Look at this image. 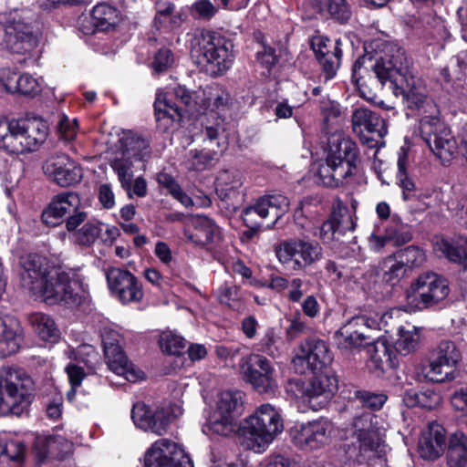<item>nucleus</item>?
<instances>
[{
    "label": "nucleus",
    "instance_id": "nucleus-47",
    "mask_svg": "<svg viewBox=\"0 0 467 467\" xmlns=\"http://www.w3.org/2000/svg\"><path fill=\"white\" fill-rule=\"evenodd\" d=\"M419 343V334L414 327H400L398 330V338L395 348L398 352L407 355L415 350Z\"/></svg>",
    "mask_w": 467,
    "mask_h": 467
},
{
    "label": "nucleus",
    "instance_id": "nucleus-50",
    "mask_svg": "<svg viewBox=\"0 0 467 467\" xmlns=\"http://www.w3.org/2000/svg\"><path fill=\"white\" fill-rule=\"evenodd\" d=\"M159 344L162 352L168 355H180L186 346L184 338L171 331L162 332Z\"/></svg>",
    "mask_w": 467,
    "mask_h": 467
},
{
    "label": "nucleus",
    "instance_id": "nucleus-6",
    "mask_svg": "<svg viewBox=\"0 0 467 467\" xmlns=\"http://www.w3.org/2000/svg\"><path fill=\"white\" fill-rule=\"evenodd\" d=\"M284 430L277 410L265 403L246 418L240 426L242 443L248 450L263 452Z\"/></svg>",
    "mask_w": 467,
    "mask_h": 467
},
{
    "label": "nucleus",
    "instance_id": "nucleus-12",
    "mask_svg": "<svg viewBox=\"0 0 467 467\" xmlns=\"http://www.w3.org/2000/svg\"><path fill=\"white\" fill-rule=\"evenodd\" d=\"M420 131L422 140L443 164L449 163L457 153V144L451 130L436 116H425L420 119Z\"/></svg>",
    "mask_w": 467,
    "mask_h": 467
},
{
    "label": "nucleus",
    "instance_id": "nucleus-38",
    "mask_svg": "<svg viewBox=\"0 0 467 467\" xmlns=\"http://www.w3.org/2000/svg\"><path fill=\"white\" fill-rule=\"evenodd\" d=\"M434 247L451 262L461 263L467 259V237L441 238L436 241Z\"/></svg>",
    "mask_w": 467,
    "mask_h": 467
},
{
    "label": "nucleus",
    "instance_id": "nucleus-27",
    "mask_svg": "<svg viewBox=\"0 0 467 467\" xmlns=\"http://www.w3.org/2000/svg\"><path fill=\"white\" fill-rule=\"evenodd\" d=\"M312 374L307 382V403L312 410H317L332 398L337 389V380L328 371Z\"/></svg>",
    "mask_w": 467,
    "mask_h": 467
},
{
    "label": "nucleus",
    "instance_id": "nucleus-15",
    "mask_svg": "<svg viewBox=\"0 0 467 467\" xmlns=\"http://www.w3.org/2000/svg\"><path fill=\"white\" fill-rule=\"evenodd\" d=\"M378 417L371 413H364L354 422L358 449L357 460L360 462H369L375 458H380L383 448V440L380 431L376 427Z\"/></svg>",
    "mask_w": 467,
    "mask_h": 467
},
{
    "label": "nucleus",
    "instance_id": "nucleus-45",
    "mask_svg": "<svg viewBox=\"0 0 467 467\" xmlns=\"http://www.w3.org/2000/svg\"><path fill=\"white\" fill-rule=\"evenodd\" d=\"M379 267L383 280L388 283H391L392 285L398 283L407 272L406 268L401 262H400V259L395 254L385 258L380 263Z\"/></svg>",
    "mask_w": 467,
    "mask_h": 467
},
{
    "label": "nucleus",
    "instance_id": "nucleus-20",
    "mask_svg": "<svg viewBox=\"0 0 467 467\" xmlns=\"http://www.w3.org/2000/svg\"><path fill=\"white\" fill-rule=\"evenodd\" d=\"M382 317L378 314L373 317L367 315L355 316L344 324L335 334V340L340 349L351 350L365 345L366 335L363 328L379 330Z\"/></svg>",
    "mask_w": 467,
    "mask_h": 467
},
{
    "label": "nucleus",
    "instance_id": "nucleus-23",
    "mask_svg": "<svg viewBox=\"0 0 467 467\" xmlns=\"http://www.w3.org/2000/svg\"><path fill=\"white\" fill-rule=\"evenodd\" d=\"M106 278L110 293L121 304L139 303L142 300V285L130 271L112 268L108 271Z\"/></svg>",
    "mask_w": 467,
    "mask_h": 467
},
{
    "label": "nucleus",
    "instance_id": "nucleus-58",
    "mask_svg": "<svg viewBox=\"0 0 467 467\" xmlns=\"http://www.w3.org/2000/svg\"><path fill=\"white\" fill-rule=\"evenodd\" d=\"M58 131L61 138L66 141L73 140L78 133V121L76 119L70 120L65 114L59 115Z\"/></svg>",
    "mask_w": 467,
    "mask_h": 467
},
{
    "label": "nucleus",
    "instance_id": "nucleus-35",
    "mask_svg": "<svg viewBox=\"0 0 467 467\" xmlns=\"http://www.w3.org/2000/svg\"><path fill=\"white\" fill-rule=\"evenodd\" d=\"M243 185L242 174L235 170L221 171L215 181V191L221 200H231L237 196Z\"/></svg>",
    "mask_w": 467,
    "mask_h": 467
},
{
    "label": "nucleus",
    "instance_id": "nucleus-25",
    "mask_svg": "<svg viewBox=\"0 0 467 467\" xmlns=\"http://www.w3.org/2000/svg\"><path fill=\"white\" fill-rule=\"evenodd\" d=\"M43 169L47 175L62 187L76 184L82 178L81 168L66 154L49 158Z\"/></svg>",
    "mask_w": 467,
    "mask_h": 467
},
{
    "label": "nucleus",
    "instance_id": "nucleus-19",
    "mask_svg": "<svg viewBox=\"0 0 467 467\" xmlns=\"http://www.w3.org/2000/svg\"><path fill=\"white\" fill-rule=\"evenodd\" d=\"M241 370L245 379L259 392L277 389V375L271 362L263 355L250 354L242 358Z\"/></svg>",
    "mask_w": 467,
    "mask_h": 467
},
{
    "label": "nucleus",
    "instance_id": "nucleus-1",
    "mask_svg": "<svg viewBox=\"0 0 467 467\" xmlns=\"http://www.w3.org/2000/svg\"><path fill=\"white\" fill-rule=\"evenodd\" d=\"M20 265L22 285L46 303L77 306L88 299L82 278L77 272L57 268L47 258L36 254L23 256Z\"/></svg>",
    "mask_w": 467,
    "mask_h": 467
},
{
    "label": "nucleus",
    "instance_id": "nucleus-53",
    "mask_svg": "<svg viewBox=\"0 0 467 467\" xmlns=\"http://www.w3.org/2000/svg\"><path fill=\"white\" fill-rule=\"evenodd\" d=\"M205 96L204 104L207 108L220 109L225 106L229 101V95L223 90L220 89L217 86L208 87L204 91Z\"/></svg>",
    "mask_w": 467,
    "mask_h": 467
},
{
    "label": "nucleus",
    "instance_id": "nucleus-14",
    "mask_svg": "<svg viewBox=\"0 0 467 467\" xmlns=\"http://www.w3.org/2000/svg\"><path fill=\"white\" fill-rule=\"evenodd\" d=\"M4 31L3 46L12 53L31 55L38 47V32L18 12L10 15Z\"/></svg>",
    "mask_w": 467,
    "mask_h": 467
},
{
    "label": "nucleus",
    "instance_id": "nucleus-8",
    "mask_svg": "<svg viewBox=\"0 0 467 467\" xmlns=\"http://www.w3.org/2000/svg\"><path fill=\"white\" fill-rule=\"evenodd\" d=\"M119 152L111 161V168L117 173L121 187L130 194V180L133 178V169L150 157L149 141L133 133L127 132L119 140Z\"/></svg>",
    "mask_w": 467,
    "mask_h": 467
},
{
    "label": "nucleus",
    "instance_id": "nucleus-30",
    "mask_svg": "<svg viewBox=\"0 0 467 467\" xmlns=\"http://www.w3.org/2000/svg\"><path fill=\"white\" fill-rule=\"evenodd\" d=\"M340 40H336L333 52H331L332 43L328 38L322 36L315 37L312 41V48L317 56V58L323 66L327 79L332 78L339 67L340 58L342 55Z\"/></svg>",
    "mask_w": 467,
    "mask_h": 467
},
{
    "label": "nucleus",
    "instance_id": "nucleus-2",
    "mask_svg": "<svg viewBox=\"0 0 467 467\" xmlns=\"http://www.w3.org/2000/svg\"><path fill=\"white\" fill-rule=\"evenodd\" d=\"M373 72L380 84L384 85L389 81L394 93L397 96L402 95L410 109L424 112L427 109L431 112L436 111V106L428 98L424 81L410 73L409 62L401 49L398 48L390 57L386 55L377 60Z\"/></svg>",
    "mask_w": 467,
    "mask_h": 467
},
{
    "label": "nucleus",
    "instance_id": "nucleus-26",
    "mask_svg": "<svg viewBox=\"0 0 467 467\" xmlns=\"http://www.w3.org/2000/svg\"><path fill=\"white\" fill-rule=\"evenodd\" d=\"M131 419L138 428L157 435L166 433L171 423V416L165 410H152L142 402L133 405Z\"/></svg>",
    "mask_w": 467,
    "mask_h": 467
},
{
    "label": "nucleus",
    "instance_id": "nucleus-37",
    "mask_svg": "<svg viewBox=\"0 0 467 467\" xmlns=\"http://www.w3.org/2000/svg\"><path fill=\"white\" fill-rule=\"evenodd\" d=\"M397 166V184L402 189L403 199L408 201L414 195L415 183L410 178L411 162L408 150L404 147H401L398 151Z\"/></svg>",
    "mask_w": 467,
    "mask_h": 467
},
{
    "label": "nucleus",
    "instance_id": "nucleus-41",
    "mask_svg": "<svg viewBox=\"0 0 467 467\" xmlns=\"http://www.w3.org/2000/svg\"><path fill=\"white\" fill-rule=\"evenodd\" d=\"M74 232L75 241L84 246L92 245L103 232L104 223L97 219H88Z\"/></svg>",
    "mask_w": 467,
    "mask_h": 467
},
{
    "label": "nucleus",
    "instance_id": "nucleus-48",
    "mask_svg": "<svg viewBox=\"0 0 467 467\" xmlns=\"http://www.w3.org/2000/svg\"><path fill=\"white\" fill-rule=\"evenodd\" d=\"M400 262L406 270L413 267L421 266L426 261V254L422 249L418 246L410 245L395 253Z\"/></svg>",
    "mask_w": 467,
    "mask_h": 467
},
{
    "label": "nucleus",
    "instance_id": "nucleus-31",
    "mask_svg": "<svg viewBox=\"0 0 467 467\" xmlns=\"http://www.w3.org/2000/svg\"><path fill=\"white\" fill-rule=\"evenodd\" d=\"M351 123L353 131L358 135H362L366 131L383 137L387 133L384 119L367 107L360 106L353 109Z\"/></svg>",
    "mask_w": 467,
    "mask_h": 467
},
{
    "label": "nucleus",
    "instance_id": "nucleus-55",
    "mask_svg": "<svg viewBox=\"0 0 467 467\" xmlns=\"http://www.w3.org/2000/svg\"><path fill=\"white\" fill-rule=\"evenodd\" d=\"M66 371L71 385V389L67 392V397L69 401H72L76 394V389L80 386L87 374L82 367L74 364L67 366Z\"/></svg>",
    "mask_w": 467,
    "mask_h": 467
},
{
    "label": "nucleus",
    "instance_id": "nucleus-24",
    "mask_svg": "<svg viewBox=\"0 0 467 467\" xmlns=\"http://www.w3.org/2000/svg\"><path fill=\"white\" fill-rule=\"evenodd\" d=\"M205 140L211 146L210 149L201 150H192L187 154L186 166L190 170H205L216 160L219 154L225 150V142L220 141V129L217 127H206L204 131Z\"/></svg>",
    "mask_w": 467,
    "mask_h": 467
},
{
    "label": "nucleus",
    "instance_id": "nucleus-11",
    "mask_svg": "<svg viewBox=\"0 0 467 467\" xmlns=\"http://www.w3.org/2000/svg\"><path fill=\"white\" fill-rule=\"evenodd\" d=\"M243 393L224 390L218 395L216 406L208 419L210 430L221 436H230L236 430V420L241 415Z\"/></svg>",
    "mask_w": 467,
    "mask_h": 467
},
{
    "label": "nucleus",
    "instance_id": "nucleus-3",
    "mask_svg": "<svg viewBox=\"0 0 467 467\" xmlns=\"http://www.w3.org/2000/svg\"><path fill=\"white\" fill-rule=\"evenodd\" d=\"M327 140L325 162L320 163L317 176L322 184L337 187L348 183L357 169V144L341 130H325Z\"/></svg>",
    "mask_w": 467,
    "mask_h": 467
},
{
    "label": "nucleus",
    "instance_id": "nucleus-33",
    "mask_svg": "<svg viewBox=\"0 0 467 467\" xmlns=\"http://www.w3.org/2000/svg\"><path fill=\"white\" fill-rule=\"evenodd\" d=\"M23 339V328L15 317L0 319V357L16 353Z\"/></svg>",
    "mask_w": 467,
    "mask_h": 467
},
{
    "label": "nucleus",
    "instance_id": "nucleus-46",
    "mask_svg": "<svg viewBox=\"0 0 467 467\" xmlns=\"http://www.w3.org/2000/svg\"><path fill=\"white\" fill-rule=\"evenodd\" d=\"M259 349L268 356L276 358L284 353V343L282 337L276 333L275 328H269L265 331L259 341Z\"/></svg>",
    "mask_w": 467,
    "mask_h": 467
},
{
    "label": "nucleus",
    "instance_id": "nucleus-43",
    "mask_svg": "<svg viewBox=\"0 0 467 467\" xmlns=\"http://www.w3.org/2000/svg\"><path fill=\"white\" fill-rule=\"evenodd\" d=\"M403 400L408 407L420 406L425 409H434L441 401V397L434 391L425 390L416 392L412 390L406 391Z\"/></svg>",
    "mask_w": 467,
    "mask_h": 467
},
{
    "label": "nucleus",
    "instance_id": "nucleus-17",
    "mask_svg": "<svg viewBox=\"0 0 467 467\" xmlns=\"http://www.w3.org/2000/svg\"><path fill=\"white\" fill-rule=\"evenodd\" d=\"M462 352L451 340H441L430 352L429 370L426 378L434 382L451 381L455 379V370L462 361Z\"/></svg>",
    "mask_w": 467,
    "mask_h": 467
},
{
    "label": "nucleus",
    "instance_id": "nucleus-56",
    "mask_svg": "<svg viewBox=\"0 0 467 467\" xmlns=\"http://www.w3.org/2000/svg\"><path fill=\"white\" fill-rule=\"evenodd\" d=\"M19 73L10 68L0 69V90L16 93L19 87Z\"/></svg>",
    "mask_w": 467,
    "mask_h": 467
},
{
    "label": "nucleus",
    "instance_id": "nucleus-28",
    "mask_svg": "<svg viewBox=\"0 0 467 467\" xmlns=\"http://www.w3.org/2000/svg\"><path fill=\"white\" fill-rule=\"evenodd\" d=\"M446 447L445 429L437 422H431L419 439L418 452L422 459L434 461L438 459Z\"/></svg>",
    "mask_w": 467,
    "mask_h": 467
},
{
    "label": "nucleus",
    "instance_id": "nucleus-44",
    "mask_svg": "<svg viewBox=\"0 0 467 467\" xmlns=\"http://www.w3.org/2000/svg\"><path fill=\"white\" fill-rule=\"evenodd\" d=\"M386 238L389 241H393L396 244H403L410 242L412 238L411 231L408 224L403 223L400 218L393 215L389 221V225L385 230Z\"/></svg>",
    "mask_w": 467,
    "mask_h": 467
},
{
    "label": "nucleus",
    "instance_id": "nucleus-22",
    "mask_svg": "<svg viewBox=\"0 0 467 467\" xmlns=\"http://www.w3.org/2000/svg\"><path fill=\"white\" fill-rule=\"evenodd\" d=\"M146 467H193L189 455L168 439L155 441L145 453Z\"/></svg>",
    "mask_w": 467,
    "mask_h": 467
},
{
    "label": "nucleus",
    "instance_id": "nucleus-9",
    "mask_svg": "<svg viewBox=\"0 0 467 467\" xmlns=\"http://www.w3.org/2000/svg\"><path fill=\"white\" fill-rule=\"evenodd\" d=\"M81 201L78 194L67 192L57 194L43 210L42 222L47 226H57L67 216L66 228L68 232L76 230L83 223L88 213L80 209Z\"/></svg>",
    "mask_w": 467,
    "mask_h": 467
},
{
    "label": "nucleus",
    "instance_id": "nucleus-5",
    "mask_svg": "<svg viewBox=\"0 0 467 467\" xmlns=\"http://www.w3.org/2000/svg\"><path fill=\"white\" fill-rule=\"evenodd\" d=\"M233 43L211 31H197L191 39V57L212 76L226 72L233 65Z\"/></svg>",
    "mask_w": 467,
    "mask_h": 467
},
{
    "label": "nucleus",
    "instance_id": "nucleus-61",
    "mask_svg": "<svg viewBox=\"0 0 467 467\" xmlns=\"http://www.w3.org/2000/svg\"><path fill=\"white\" fill-rule=\"evenodd\" d=\"M174 62V56L168 48H161L155 55L152 67L155 71L167 70Z\"/></svg>",
    "mask_w": 467,
    "mask_h": 467
},
{
    "label": "nucleus",
    "instance_id": "nucleus-42",
    "mask_svg": "<svg viewBox=\"0 0 467 467\" xmlns=\"http://www.w3.org/2000/svg\"><path fill=\"white\" fill-rule=\"evenodd\" d=\"M172 95L163 91H158L154 102L155 115L157 119H169L175 120L182 115V109L178 102L172 101Z\"/></svg>",
    "mask_w": 467,
    "mask_h": 467
},
{
    "label": "nucleus",
    "instance_id": "nucleus-54",
    "mask_svg": "<svg viewBox=\"0 0 467 467\" xmlns=\"http://www.w3.org/2000/svg\"><path fill=\"white\" fill-rule=\"evenodd\" d=\"M193 16L203 19H212L218 12V5L210 0H196L191 8Z\"/></svg>",
    "mask_w": 467,
    "mask_h": 467
},
{
    "label": "nucleus",
    "instance_id": "nucleus-62",
    "mask_svg": "<svg viewBox=\"0 0 467 467\" xmlns=\"http://www.w3.org/2000/svg\"><path fill=\"white\" fill-rule=\"evenodd\" d=\"M358 397L363 404L372 410H379L387 400V396L383 393H371L368 391H358Z\"/></svg>",
    "mask_w": 467,
    "mask_h": 467
},
{
    "label": "nucleus",
    "instance_id": "nucleus-7",
    "mask_svg": "<svg viewBox=\"0 0 467 467\" xmlns=\"http://www.w3.org/2000/svg\"><path fill=\"white\" fill-rule=\"evenodd\" d=\"M33 382L26 373L17 368H5L0 371V414L19 416L33 399Z\"/></svg>",
    "mask_w": 467,
    "mask_h": 467
},
{
    "label": "nucleus",
    "instance_id": "nucleus-52",
    "mask_svg": "<svg viewBox=\"0 0 467 467\" xmlns=\"http://www.w3.org/2000/svg\"><path fill=\"white\" fill-rule=\"evenodd\" d=\"M2 444V452L4 460L20 462L23 460L26 452L25 444L18 438H13Z\"/></svg>",
    "mask_w": 467,
    "mask_h": 467
},
{
    "label": "nucleus",
    "instance_id": "nucleus-10",
    "mask_svg": "<svg viewBox=\"0 0 467 467\" xmlns=\"http://www.w3.org/2000/svg\"><path fill=\"white\" fill-rule=\"evenodd\" d=\"M449 295L446 279L436 273H424L410 285L407 303L411 309H424L442 301Z\"/></svg>",
    "mask_w": 467,
    "mask_h": 467
},
{
    "label": "nucleus",
    "instance_id": "nucleus-51",
    "mask_svg": "<svg viewBox=\"0 0 467 467\" xmlns=\"http://www.w3.org/2000/svg\"><path fill=\"white\" fill-rule=\"evenodd\" d=\"M369 363L375 369L382 370L384 364L389 361V348L384 340H378L368 348Z\"/></svg>",
    "mask_w": 467,
    "mask_h": 467
},
{
    "label": "nucleus",
    "instance_id": "nucleus-4",
    "mask_svg": "<svg viewBox=\"0 0 467 467\" xmlns=\"http://www.w3.org/2000/svg\"><path fill=\"white\" fill-rule=\"evenodd\" d=\"M47 136L48 125L42 119H0V150L8 154L34 151Z\"/></svg>",
    "mask_w": 467,
    "mask_h": 467
},
{
    "label": "nucleus",
    "instance_id": "nucleus-60",
    "mask_svg": "<svg viewBox=\"0 0 467 467\" xmlns=\"http://www.w3.org/2000/svg\"><path fill=\"white\" fill-rule=\"evenodd\" d=\"M34 451L38 459L44 460L52 452V435L42 434L35 438Z\"/></svg>",
    "mask_w": 467,
    "mask_h": 467
},
{
    "label": "nucleus",
    "instance_id": "nucleus-39",
    "mask_svg": "<svg viewBox=\"0 0 467 467\" xmlns=\"http://www.w3.org/2000/svg\"><path fill=\"white\" fill-rule=\"evenodd\" d=\"M119 11L105 3L98 4L95 5L89 16V23L93 26L95 30H107L119 22Z\"/></svg>",
    "mask_w": 467,
    "mask_h": 467
},
{
    "label": "nucleus",
    "instance_id": "nucleus-36",
    "mask_svg": "<svg viewBox=\"0 0 467 467\" xmlns=\"http://www.w3.org/2000/svg\"><path fill=\"white\" fill-rule=\"evenodd\" d=\"M106 362L109 368L119 376L124 377L128 381L135 382L140 377V372H136L121 348H117L104 352Z\"/></svg>",
    "mask_w": 467,
    "mask_h": 467
},
{
    "label": "nucleus",
    "instance_id": "nucleus-34",
    "mask_svg": "<svg viewBox=\"0 0 467 467\" xmlns=\"http://www.w3.org/2000/svg\"><path fill=\"white\" fill-rule=\"evenodd\" d=\"M446 460L449 467L467 466V435L462 431H456L450 435Z\"/></svg>",
    "mask_w": 467,
    "mask_h": 467
},
{
    "label": "nucleus",
    "instance_id": "nucleus-57",
    "mask_svg": "<svg viewBox=\"0 0 467 467\" xmlns=\"http://www.w3.org/2000/svg\"><path fill=\"white\" fill-rule=\"evenodd\" d=\"M327 10L340 23L347 22L351 16V12L346 0H328Z\"/></svg>",
    "mask_w": 467,
    "mask_h": 467
},
{
    "label": "nucleus",
    "instance_id": "nucleus-59",
    "mask_svg": "<svg viewBox=\"0 0 467 467\" xmlns=\"http://www.w3.org/2000/svg\"><path fill=\"white\" fill-rule=\"evenodd\" d=\"M18 93L29 96H35L40 92V84L33 76L24 73L19 75Z\"/></svg>",
    "mask_w": 467,
    "mask_h": 467
},
{
    "label": "nucleus",
    "instance_id": "nucleus-13",
    "mask_svg": "<svg viewBox=\"0 0 467 467\" xmlns=\"http://www.w3.org/2000/svg\"><path fill=\"white\" fill-rule=\"evenodd\" d=\"M275 255L282 265H291L293 270L299 271L318 262L323 256V249L317 241L292 238L275 248Z\"/></svg>",
    "mask_w": 467,
    "mask_h": 467
},
{
    "label": "nucleus",
    "instance_id": "nucleus-21",
    "mask_svg": "<svg viewBox=\"0 0 467 467\" xmlns=\"http://www.w3.org/2000/svg\"><path fill=\"white\" fill-rule=\"evenodd\" d=\"M333 430L331 421L319 418L305 423H296L290 430L293 443L303 450L319 449L328 442Z\"/></svg>",
    "mask_w": 467,
    "mask_h": 467
},
{
    "label": "nucleus",
    "instance_id": "nucleus-16",
    "mask_svg": "<svg viewBox=\"0 0 467 467\" xmlns=\"http://www.w3.org/2000/svg\"><path fill=\"white\" fill-rule=\"evenodd\" d=\"M333 356L327 343L317 338H308L302 342L292 359L295 371L298 374L327 371Z\"/></svg>",
    "mask_w": 467,
    "mask_h": 467
},
{
    "label": "nucleus",
    "instance_id": "nucleus-29",
    "mask_svg": "<svg viewBox=\"0 0 467 467\" xmlns=\"http://www.w3.org/2000/svg\"><path fill=\"white\" fill-rule=\"evenodd\" d=\"M186 240L195 245H206L219 236V228L207 216L197 215L188 220L184 227Z\"/></svg>",
    "mask_w": 467,
    "mask_h": 467
},
{
    "label": "nucleus",
    "instance_id": "nucleus-64",
    "mask_svg": "<svg viewBox=\"0 0 467 467\" xmlns=\"http://www.w3.org/2000/svg\"><path fill=\"white\" fill-rule=\"evenodd\" d=\"M121 336L112 328L105 327L101 333V340L104 352L117 348H120L119 342Z\"/></svg>",
    "mask_w": 467,
    "mask_h": 467
},
{
    "label": "nucleus",
    "instance_id": "nucleus-63",
    "mask_svg": "<svg viewBox=\"0 0 467 467\" xmlns=\"http://www.w3.org/2000/svg\"><path fill=\"white\" fill-rule=\"evenodd\" d=\"M72 442L61 435H52V452L54 457H63L72 450Z\"/></svg>",
    "mask_w": 467,
    "mask_h": 467
},
{
    "label": "nucleus",
    "instance_id": "nucleus-32",
    "mask_svg": "<svg viewBox=\"0 0 467 467\" xmlns=\"http://www.w3.org/2000/svg\"><path fill=\"white\" fill-rule=\"evenodd\" d=\"M356 223L350 214L333 213L313 234L323 244H330L333 241H338L346 230L354 231Z\"/></svg>",
    "mask_w": 467,
    "mask_h": 467
},
{
    "label": "nucleus",
    "instance_id": "nucleus-18",
    "mask_svg": "<svg viewBox=\"0 0 467 467\" xmlns=\"http://www.w3.org/2000/svg\"><path fill=\"white\" fill-rule=\"evenodd\" d=\"M288 208L289 201L284 195L264 196L244 208L242 216L247 227H263L265 220H268L265 227L270 228L285 214Z\"/></svg>",
    "mask_w": 467,
    "mask_h": 467
},
{
    "label": "nucleus",
    "instance_id": "nucleus-40",
    "mask_svg": "<svg viewBox=\"0 0 467 467\" xmlns=\"http://www.w3.org/2000/svg\"><path fill=\"white\" fill-rule=\"evenodd\" d=\"M31 324L38 337L47 342H56L59 338V330L54 319L48 315L36 313L31 317Z\"/></svg>",
    "mask_w": 467,
    "mask_h": 467
},
{
    "label": "nucleus",
    "instance_id": "nucleus-49",
    "mask_svg": "<svg viewBox=\"0 0 467 467\" xmlns=\"http://www.w3.org/2000/svg\"><path fill=\"white\" fill-rule=\"evenodd\" d=\"M447 206L458 223L467 228V196L461 192H453L447 202Z\"/></svg>",
    "mask_w": 467,
    "mask_h": 467
}]
</instances>
